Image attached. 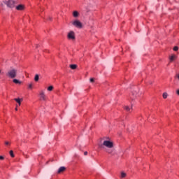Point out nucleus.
Segmentation results:
<instances>
[{
  "label": "nucleus",
  "instance_id": "1",
  "mask_svg": "<svg viewBox=\"0 0 179 179\" xmlns=\"http://www.w3.org/2000/svg\"><path fill=\"white\" fill-rule=\"evenodd\" d=\"M6 76L10 79H15L17 76V69L15 68H10L6 73Z\"/></svg>",
  "mask_w": 179,
  "mask_h": 179
},
{
  "label": "nucleus",
  "instance_id": "2",
  "mask_svg": "<svg viewBox=\"0 0 179 179\" xmlns=\"http://www.w3.org/2000/svg\"><path fill=\"white\" fill-rule=\"evenodd\" d=\"M113 147H114V144L113 143V142L110 141H104L102 144L99 145V148H101V149H104V148H108V149H111Z\"/></svg>",
  "mask_w": 179,
  "mask_h": 179
},
{
  "label": "nucleus",
  "instance_id": "3",
  "mask_svg": "<svg viewBox=\"0 0 179 179\" xmlns=\"http://www.w3.org/2000/svg\"><path fill=\"white\" fill-rule=\"evenodd\" d=\"M3 2L8 8H12L15 6V1L13 0H3Z\"/></svg>",
  "mask_w": 179,
  "mask_h": 179
},
{
  "label": "nucleus",
  "instance_id": "4",
  "mask_svg": "<svg viewBox=\"0 0 179 179\" xmlns=\"http://www.w3.org/2000/svg\"><path fill=\"white\" fill-rule=\"evenodd\" d=\"M72 24L73 26H74V27H76L77 29H82V27H83V24H82V22H80V21H79L78 20H76L72 22Z\"/></svg>",
  "mask_w": 179,
  "mask_h": 179
},
{
  "label": "nucleus",
  "instance_id": "5",
  "mask_svg": "<svg viewBox=\"0 0 179 179\" xmlns=\"http://www.w3.org/2000/svg\"><path fill=\"white\" fill-rule=\"evenodd\" d=\"M68 38L69 40H75V32H73V31H71L69 34H68Z\"/></svg>",
  "mask_w": 179,
  "mask_h": 179
},
{
  "label": "nucleus",
  "instance_id": "6",
  "mask_svg": "<svg viewBox=\"0 0 179 179\" xmlns=\"http://www.w3.org/2000/svg\"><path fill=\"white\" fill-rule=\"evenodd\" d=\"M40 99H41V100L45 101V94L44 93V91H41Z\"/></svg>",
  "mask_w": 179,
  "mask_h": 179
},
{
  "label": "nucleus",
  "instance_id": "7",
  "mask_svg": "<svg viewBox=\"0 0 179 179\" xmlns=\"http://www.w3.org/2000/svg\"><path fill=\"white\" fill-rule=\"evenodd\" d=\"M65 170H66V168L65 166H61L58 171H57V173L58 174H61V173H64V171H65Z\"/></svg>",
  "mask_w": 179,
  "mask_h": 179
},
{
  "label": "nucleus",
  "instance_id": "8",
  "mask_svg": "<svg viewBox=\"0 0 179 179\" xmlns=\"http://www.w3.org/2000/svg\"><path fill=\"white\" fill-rule=\"evenodd\" d=\"M16 9H17V10H24V6H23L22 4H20V5L16 6Z\"/></svg>",
  "mask_w": 179,
  "mask_h": 179
},
{
  "label": "nucleus",
  "instance_id": "9",
  "mask_svg": "<svg viewBox=\"0 0 179 179\" xmlns=\"http://www.w3.org/2000/svg\"><path fill=\"white\" fill-rule=\"evenodd\" d=\"M15 101H16V103H17L19 104V106H20V104H22V101H23V99H20V98H15L14 99Z\"/></svg>",
  "mask_w": 179,
  "mask_h": 179
},
{
  "label": "nucleus",
  "instance_id": "10",
  "mask_svg": "<svg viewBox=\"0 0 179 179\" xmlns=\"http://www.w3.org/2000/svg\"><path fill=\"white\" fill-rule=\"evenodd\" d=\"M13 83H15L16 85H20L22 83V82H20L17 79H13Z\"/></svg>",
  "mask_w": 179,
  "mask_h": 179
},
{
  "label": "nucleus",
  "instance_id": "11",
  "mask_svg": "<svg viewBox=\"0 0 179 179\" xmlns=\"http://www.w3.org/2000/svg\"><path fill=\"white\" fill-rule=\"evenodd\" d=\"M73 17H78L79 16V13L78 11H73Z\"/></svg>",
  "mask_w": 179,
  "mask_h": 179
},
{
  "label": "nucleus",
  "instance_id": "12",
  "mask_svg": "<svg viewBox=\"0 0 179 179\" xmlns=\"http://www.w3.org/2000/svg\"><path fill=\"white\" fill-rule=\"evenodd\" d=\"M176 56L175 55H173L169 57V59H170L171 62H173V61H174V59H176Z\"/></svg>",
  "mask_w": 179,
  "mask_h": 179
},
{
  "label": "nucleus",
  "instance_id": "13",
  "mask_svg": "<svg viewBox=\"0 0 179 179\" xmlns=\"http://www.w3.org/2000/svg\"><path fill=\"white\" fill-rule=\"evenodd\" d=\"M124 110L131 113V111H132V108H129V106H124Z\"/></svg>",
  "mask_w": 179,
  "mask_h": 179
},
{
  "label": "nucleus",
  "instance_id": "14",
  "mask_svg": "<svg viewBox=\"0 0 179 179\" xmlns=\"http://www.w3.org/2000/svg\"><path fill=\"white\" fill-rule=\"evenodd\" d=\"M70 68H71V69H76V68H78V65H76V64H71L70 65Z\"/></svg>",
  "mask_w": 179,
  "mask_h": 179
},
{
  "label": "nucleus",
  "instance_id": "15",
  "mask_svg": "<svg viewBox=\"0 0 179 179\" xmlns=\"http://www.w3.org/2000/svg\"><path fill=\"white\" fill-rule=\"evenodd\" d=\"M38 79H40V76L38 74L35 75L34 80L35 82H38Z\"/></svg>",
  "mask_w": 179,
  "mask_h": 179
},
{
  "label": "nucleus",
  "instance_id": "16",
  "mask_svg": "<svg viewBox=\"0 0 179 179\" xmlns=\"http://www.w3.org/2000/svg\"><path fill=\"white\" fill-rule=\"evenodd\" d=\"M125 177H127V173L121 172V178H125Z\"/></svg>",
  "mask_w": 179,
  "mask_h": 179
},
{
  "label": "nucleus",
  "instance_id": "17",
  "mask_svg": "<svg viewBox=\"0 0 179 179\" xmlns=\"http://www.w3.org/2000/svg\"><path fill=\"white\" fill-rule=\"evenodd\" d=\"M169 94H167V92H164L162 94L163 99H167Z\"/></svg>",
  "mask_w": 179,
  "mask_h": 179
},
{
  "label": "nucleus",
  "instance_id": "18",
  "mask_svg": "<svg viewBox=\"0 0 179 179\" xmlns=\"http://www.w3.org/2000/svg\"><path fill=\"white\" fill-rule=\"evenodd\" d=\"M54 89V87L52 85L48 87V90L49 92H52V90Z\"/></svg>",
  "mask_w": 179,
  "mask_h": 179
},
{
  "label": "nucleus",
  "instance_id": "19",
  "mask_svg": "<svg viewBox=\"0 0 179 179\" xmlns=\"http://www.w3.org/2000/svg\"><path fill=\"white\" fill-rule=\"evenodd\" d=\"M10 155L11 156V157H15V154H13V150L10 151Z\"/></svg>",
  "mask_w": 179,
  "mask_h": 179
},
{
  "label": "nucleus",
  "instance_id": "20",
  "mask_svg": "<svg viewBox=\"0 0 179 179\" xmlns=\"http://www.w3.org/2000/svg\"><path fill=\"white\" fill-rule=\"evenodd\" d=\"M29 89H33V83L29 84Z\"/></svg>",
  "mask_w": 179,
  "mask_h": 179
},
{
  "label": "nucleus",
  "instance_id": "21",
  "mask_svg": "<svg viewBox=\"0 0 179 179\" xmlns=\"http://www.w3.org/2000/svg\"><path fill=\"white\" fill-rule=\"evenodd\" d=\"M5 145L6 146H9L10 145V143L9 141H5Z\"/></svg>",
  "mask_w": 179,
  "mask_h": 179
},
{
  "label": "nucleus",
  "instance_id": "22",
  "mask_svg": "<svg viewBox=\"0 0 179 179\" xmlns=\"http://www.w3.org/2000/svg\"><path fill=\"white\" fill-rule=\"evenodd\" d=\"M173 51H178V46H175L173 48Z\"/></svg>",
  "mask_w": 179,
  "mask_h": 179
},
{
  "label": "nucleus",
  "instance_id": "23",
  "mask_svg": "<svg viewBox=\"0 0 179 179\" xmlns=\"http://www.w3.org/2000/svg\"><path fill=\"white\" fill-rule=\"evenodd\" d=\"M90 82L91 83H93V82H94V78H90Z\"/></svg>",
  "mask_w": 179,
  "mask_h": 179
},
{
  "label": "nucleus",
  "instance_id": "24",
  "mask_svg": "<svg viewBox=\"0 0 179 179\" xmlns=\"http://www.w3.org/2000/svg\"><path fill=\"white\" fill-rule=\"evenodd\" d=\"M136 97V96H135L133 95V96H131V100H134Z\"/></svg>",
  "mask_w": 179,
  "mask_h": 179
},
{
  "label": "nucleus",
  "instance_id": "25",
  "mask_svg": "<svg viewBox=\"0 0 179 179\" xmlns=\"http://www.w3.org/2000/svg\"><path fill=\"white\" fill-rule=\"evenodd\" d=\"M4 159L3 156H0V160H3Z\"/></svg>",
  "mask_w": 179,
  "mask_h": 179
},
{
  "label": "nucleus",
  "instance_id": "26",
  "mask_svg": "<svg viewBox=\"0 0 179 179\" xmlns=\"http://www.w3.org/2000/svg\"><path fill=\"white\" fill-rule=\"evenodd\" d=\"M176 94H178V96H179V90H176Z\"/></svg>",
  "mask_w": 179,
  "mask_h": 179
},
{
  "label": "nucleus",
  "instance_id": "27",
  "mask_svg": "<svg viewBox=\"0 0 179 179\" xmlns=\"http://www.w3.org/2000/svg\"><path fill=\"white\" fill-rule=\"evenodd\" d=\"M84 155H85V156H87V152L85 151V152H84Z\"/></svg>",
  "mask_w": 179,
  "mask_h": 179
},
{
  "label": "nucleus",
  "instance_id": "28",
  "mask_svg": "<svg viewBox=\"0 0 179 179\" xmlns=\"http://www.w3.org/2000/svg\"><path fill=\"white\" fill-rule=\"evenodd\" d=\"M15 111H17V107L15 108Z\"/></svg>",
  "mask_w": 179,
  "mask_h": 179
},
{
  "label": "nucleus",
  "instance_id": "29",
  "mask_svg": "<svg viewBox=\"0 0 179 179\" xmlns=\"http://www.w3.org/2000/svg\"><path fill=\"white\" fill-rule=\"evenodd\" d=\"M48 19H49V20H51V17H49V18H48Z\"/></svg>",
  "mask_w": 179,
  "mask_h": 179
},
{
  "label": "nucleus",
  "instance_id": "30",
  "mask_svg": "<svg viewBox=\"0 0 179 179\" xmlns=\"http://www.w3.org/2000/svg\"><path fill=\"white\" fill-rule=\"evenodd\" d=\"M108 153H111V151H108Z\"/></svg>",
  "mask_w": 179,
  "mask_h": 179
},
{
  "label": "nucleus",
  "instance_id": "31",
  "mask_svg": "<svg viewBox=\"0 0 179 179\" xmlns=\"http://www.w3.org/2000/svg\"><path fill=\"white\" fill-rule=\"evenodd\" d=\"M36 48H38V45H36Z\"/></svg>",
  "mask_w": 179,
  "mask_h": 179
},
{
  "label": "nucleus",
  "instance_id": "32",
  "mask_svg": "<svg viewBox=\"0 0 179 179\" xmlns=\"http://www.w3.org/2000/svg\"><path fill=\"white\" fill-rule=\"evenodd\" d=\"M0 73H1V70H0Z\"/></svg>",
  "mask_w": 179,
  "mask_h": 179
}]
</instances>
